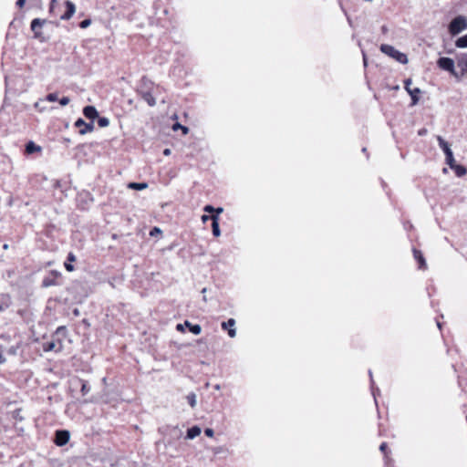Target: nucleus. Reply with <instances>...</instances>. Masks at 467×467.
I'll return each mask as SVG.
<instances>
[{"instance_id":"nucleus-46","label":"nucleus","mask_w":467,"mask_h":467,"mask_svg":"<svg viewBox=\"0 0 467 467\" xmlns=\"http://www.w3.org/2000/svg\"><path fill=\"white\" fill-rule=\"evenodd\" d=\"M163 154L166 155V156L170 155L171 154V150L170 149H165L163 150Z\"/></svg>"},{"instance_id":"nucleus-28","label":"nucleus","mask_w":467,"mask_h":467,"mask_svg":"<svg viewBox=\"0 0 467 467\" xmlns=\"http://www.w3.org/2000/svg\"><path fill=\"white\" fill-rule=\"evenodd\" d=\"M46 100H47V101H49V102L57 101V93H49V94L46 97Z\"/></svg>"},{"instance_id":"nucleus-11","label":"nucleus","mask_w":467,"mask_h":467,"mask_svg":"<svg viewBox=\"0 0 467 467\" xmlns=\"http://www.w3.org/2000/svg\"><path fill=\"white\" fill-rule=\"evenodd\" d=\"M61 348H62L61 342L56 343L55 341L51 340V341L43 343V350L45 352L52 351V350L59 351V350H61Z\"/></svg>"},{"instance_id":"nucleus-24","label":"nucleus","mask_w":467,"mask_h":467,"mask_svg":"<svg viewBox=\"0 0 467 467\" xmlns=\"http://www.w3.org/2000/svg\"><path fill=\"white\" fill-rule=\"evenodd\" d=\"M187 400L192 408H194L196 406L197 400H196V395L194 393H190L187 396Z\"/></svg>"},{"instance_id":"nucleus-23","label":"nucleus","mask_w":467,"mask_h":467,"mask_svg":"<svg viewBox=\"0 0 467 467\" xmlns=\"http://www.w3.org/2000/svg\"><path fill=\"white\" fill-rule=\"evenodd\" d=\"M98 125L100 128L108 127L109 125V119L108 118H106V117H99L98 119Z\"/></svg>"},{"instance_id":"nucleus-58","label":"nucleus","mask_w":467,"mask_h":467,"mask_svg":"<svg viewBox=\"0 0 467 467\" xmlns=\"http://www.w3.org/2000/svg\"><path fill=\"white\" fill-rule=\"evenodd\" d=\"M4 310L3 306L0 305V312Z\"/></svg>"},{"instance_id":"nucleus-39","label":"nucleus","mask_w":467,"mask_h":467,"mask_svg":"<svg viewBox=\"0 0 467 467\" xmlns=\"http://www.w3.org/2000/svg\"><path fill=\"white\" fill-rule=\"evenodd\" d=\"M17 349H18V347H16V348H15V347H12V348H9L8 352H9L10 354H12V355H16V352H17Z\"/></svg>"},{"instance_id":"nucleus-49","label":"nucleus","mask_w":467,"mask_h":467,"mask_svg":"<svg viewBox=\"0 0 467 467\" xmlns=\"http://www.w3.org/2000/svg\"><path fill=\"white\" fill-rule=\"evenodd\" d=\"M73 313H74L75 316H78L79 315V311H78V308L74 309Z\"/></svg>"},{"instance_id":"nucleus-8","label":"nucleus","mask_w":467,"mask_h":467,"mask_svg":"<svg viewBox=\"0 0 467 467\" xmlns=\"http://www.w3.org/2000/svg\"><path fill=\"white\" fill-rule=\"evenodd\" d=\"M66 11L63 15L60 16V19L68 20L70 19L76 12V5L73 2L67 0L65 1Z\"/></svg>"},{"instance_id":"nucleus-25","label":"nucleus","mask_w":467,"mask_h":467,"mask_svg":"<svg viewBox=\"0 0 467 467\" xmlns=\"http://www.w3.org/2000/svg\"><path fill=\"white\" fill-rule=\"evenodd\" d=\"M173 130H182L183 134H187L189 132V129L186 126L180 124L179 122L173 124Z\"/></svg>"},{"instance_id":"nucleus-53","label":"nucleus","mask_w":467,"mask_h":467,"mask_svg":"<svg viewBox=\"0 0 467 467\" xmlns=\"http://www.w3.org/2000/svg\"><path fill=\"white\" fill-rule=\"evenodd\" d=\"M3 247H4V249H7L8 248V244H4Z\"/></svg>"},{"instance_id":"nucleus-18","label":"nucleus","mask_w":467,"mask_h":467,"mask_svg":"<svg viewBox=\"0 0 467 467\" xmlns=\"http://www.w3.org/2000/svg\"><path fill=\"white\" fill-rule=\"evenodd\" d=\"M75 261H76L75 254L73 253H69L68 255H67V262H65V268L68 272H72L74 270V266H73V265L71 263L75 262Z\"/></svg>"},{"instance_id":"nucleus-59","label":"nucleus","mask_w":467,"mask_h":467,"mask_svg":"<svg viewBox=\"0 0 467 467\" xmlns=\"http://www.w3.org/2000/svg\"><path fill=\"white\" fill-rule=\"evenodd\" d=\"M362 151H363V152H366V151H367V148H363V149H362Z\"/></svg>"},{"instance_id":"nucleus-51","label":"nucleus","mask_w":467,"mask_h":467,"mask_svg":"<svg viewBox=\"0 0 467 467\" xmlns=\"http://www.w3.org/2000/svg\"><path fill=\"white\" fill-rule=\"evenodd\" d=\"M39 105H40V102H36V103H35V107H36V109H38V108H39Z\"/></svg>"},{"instance_id":"nucleus-4","label":"nucleus","mask_w":467,"mask_h":467,"mask_svg":"<svg viewBox=\"0 0 467 467\" xmlns=\"http://www.w3.org/2000/svg\"><path fill=\"white\" fill-rule=\"evenodd\" d=\"M412 80L408 78L404 81V88L411 98V105H416L419 101V94L421 90L419 88H410Z\"/></svg>"},{"instance_id":"nucleus-41","label":"nucleus","mask_w":467,"mask_h":467,"mask_svg":"<svg viewBox=\"0 0 467 467\" xmlns=\"http://www.w3.org/2000/svg\"><path fill=\"white\" fill-rule=\"evenodd\" d=\"M208 220H211V215L203 214V215L202 216V221L203 223H206Z\"/></svg>"},{"instance_id":"nucleus-42","label":"nucleus","mask_w":467,"mask_h":467,"mask_svg":"<svg viewBox=\"0 0 467 467\" xmlns=\"http://www.w3.org/2000/svg\"><path fill=\"white\" fill-rule=\"evenodd\" d=\"M214 212L216 213L215 215H217L219 217V214L223 212V209L222 207H218V208H215Z\"/></svg>"},{"instance_id":"nucleus-1","label":"nucleus","mask_w":467,"mask_h":467,"mask_svg":"<svg viewBox=\"0 0 467 467\" xmlns=\"http://www.w3.org/2000/svg\"><path fill=\"white\" fill-rule=\"evenodd\" d=\"M380 51L395 59L397 62L400 64H407L408 63V57L406 54L399 51L396 49L393 46L388 45V44H382L379 47Z\"/></svg>"},{"instance_id":"nucleus-31","label":"nucleus","mask_w":467,"mask_h":467,"mask_svg":"<svg viewBox=\"0 0 467 467\" xmlns=\"http://www.w3.org/2000/svg\"><path fill=\"white\" fill-rule=\"evenodd\" d=\"M41 150V147L31 141V154Z\"/></svg>"},{"instance_id":"nucleus-16","label":"nucleus","mask_w":467,"mask_h":467,"mask_svg":"<svg viewBox=\"0 0 467 467\" xmlns=\"http://www.w3.org/2000/svg\"><path fill=\"white\" fill-rule=\"evenodd\" d=\"M201 434V428L198 426H192L188 429L186 438L189 440H192Z\"/></svg>"},{"instance_id":"nucleus-26","label":"nucleus","mask_w":467,"mask_h":467,"mask_svg":"<svg viewBox=\"0 0 467 467\" xmlns=\"http://www.w3.org/2000/svg\"><path fill=\"white\" fill-rule=\"evenodd\" d=\"M458 65L462 67V71L467 72V57L459 59Z\"/></svg>"},{"instance_id":"nucleus-3","label":"nucleus","mask_w":467,"mask_h":467,"mask_svg":"<svg viewBox=\"0 0 467 467\" xmlns=\"http://www.w3.org/2000/svg\"><path fill=\"white\" fill-rule=\"evenodd\" d=\"M437 140H438L440 148L443 150V152L445 154L446 163L448 165L453 164L455 160H454L453 153H452L451 149L450 148L449 143L446 140H444L443 138L441 136H438Z\"/></svg>"},{"instance_id":"nucleus-57","label":"nucleus","mask_w":467,"mask_h":467,"mask_svg":"<svg viewBox=\"0 0 467 467\" xmlns=\"http://www.w3.org/2000/svg\"><path fill=\"white\" fill-rule=\"evenodd\" d=\"M5 84H6V86H8V79H7V78H5Z\"/></svg>"},{"instance_id":"nucleus-56","label":"nucleus","mask_w":467,"mask_h":467,"mask_svg":"<svg viewBox=\"0 0 467 467\" xmlns=\"http://www.w3.org/2000/svg\"><path fill=\"white\" fill-rule=\"evenodd\" d=\"M215 389H220V385H216Z\"/></svg>"},{"instance_id":"nucleus-33","label":"nucleus","mask_w":467,"mask_h":467,"mask_svg":"<svg viewBox=\"0 0 467 467\" xmlns=\"http://www.w3.org/2000/svg\"><path fill=\"white\" fill-rule=\"evenodd\" d=\"M203 211L206 213H212L215 211V208L213 206L208 204V205L204 206Z\"/></svg>"},{"instance_id":"nucleus-44","label":"nucleus","mask_w":467,"mask_h":467,"mask_svg":"<svg viewBox=\"0 0 467 467\" xmlns=\"http://www.w3.org/2000/svg\"><path fill=\"white\" fill-rule=\"evenodd\" d=\"M55 4H56V0H52V1H51V4H50V11H53V10H54Z\"/></svg>"},{"instance_id":"nucleus-6","label":"nucleus","mask_w":467,"mask_h":467,"mask_svg":"<svg viewBox=\"0 0 467 467\" xmlns=\"http://www.w3.org/2000/svg\"><path fill=\"white\" fill-rule=\"evenodd\" d=\"M439 67L454 74V61L451 57H440L437 61Z\"/></svg>"},{"instance_id":"nucleus-27","label":"nucleus","mask_w":467,"mask_h":467,"mask_svg":"<svg viewBox=\"0 0 467 467\" xmlns=\"http://www.w3.org/2000/svg\"><path fill=\"white\" fill-rule=\"evenodd\" d=\"M235 325L234 318H229L226 322L222 323L223 329H226L228 327H233Z\"/></svg>"},{"instance_id":"nucleus-29","label":"nucleus","mask_w":467,"mask_h":467,"mask_svg":"<svg viewBox=\"0 0 467 467\" xmlns=\"http://www.w3.org/2000/svg\"><path fill=\"white\" fill-rule=\"evenodd\" d=\"M90 24H91L90 19H85L79 23V27L84 29V28L88 27L90 26Z\"/></svg>"},{"instance_id":"nucleus-47","label":"nucleus","mask_w":467,"mask_h":467,"mask_svg":"<svg viewBox=\"0 0 467 467\" xmlns=\"http://www.w3.org/2000/svg\"><path fill=\"white\" fill-rule=\"evenodd\" d=\"M66 330V327H59L57 329V333H60L61 331H64Z\"/></svg>"},{"instance_id":"nucleus-15","label":"nucleus","mask_w":467,"mask_h":467,"mask_svg":"<svg viewBox=\"0 0 467 467\" xmlns=\"http://www.w3.org/2000/svg\"><path fill=\"white\" fill-rule=\"evenodd\" d=\"M413 254H414V258L418 261V263L420 265L419 267L420 269H425L426 268V261H425L421 252L419 251V250L414 249L413 250Z\"/></svg>"},{"instance_id":"nucleus-32","label":"nucleus","mask_w":467,"mask_h":467,"mask_svg":"<svg viewBox=\"0 0 467 467\" xmlns=\"http://www.w3.org/2000/svg\"><path fill=\"white\" fill-rule=\"evenodd\" d=\"M70 99L68 97H63L59 99V104L61 106H67L69 103Z\"/></svg>"},{"instance_id":"nucleus-13","label":"nucleus","mask_w":467,"mask_h":467,"mask_svg":"<svg viewBox=\"0 0 467 467\" xmlns=\"http://www.w3.org/2000/svg\"><path fill=\"white\" fill-rule=\"evenodd\" d=\"M74 384L80 387V391L83 396L87 395L90 391V387L88 382L83 379H78L74 381Z\"/></svg>"},{"instance_id":"nucleus-34","label":"nucleus","mask_w":467,"mask_h":467,"mask_svg":"<svg viewBox=\"0 0 467 467\" xmlns=\"http://www.w3.org/2000/svg\"><path fill=\"white\" fill-rule=\"evenodd\" d=\"M157 234H161V230L159 227H154V228L151 229V231L150 233V236H154Z\"/></svg>"},{"instance_id":"nucleus-30","label":"nucleus","mask_w":467,"mask_h":467,"mask_svg":"<svg viewBox=\"0 0 467 467\" xmlns=\"http://www.w3.org/2000/svg\"><path fill=\"white\" fill-rule=\"evenodd\" d=\"M368 374L370 376L371 384H372V386H371V388H372V394L374 396V399L376 400V394L379 391V389H375L374 387H373L374 382H373V379H372V372H371V370H368Z\"/></svg>"},{"instance_id":"nucleus-37","label":"nucleus","mask_w":467,"mask_h":467,"mask_svg":"<svg viewBox=\"0 0 467 467\" xmlns=\"http://www.w3.org/2000/svg\"><path fill=\"white\" fill-rule=\"evenodd\" d=\"M5 362V358L3 355V348L0 346V364H3Z\"/></svg>"},{"instance_id":"nucleus-40","label":"nucleus","mask_w":467,"mask_h":467,"mask_svg":"<svg viewBox=\"0 0 467 467\" xmlns=\"http://www.w3.org/2000/svg\"><path fill=\"white\" fill-rule=\"evenodd\" d=\"M29 150H30V147H29V141H28V142H26V143L25 144V153H26V155H29Z\"/></svg>"},{"instance_id":"nucleus-50","label":"nucleus","mask_w":467,"mask_h":467,"mask_svg":"<svg viewBox=\"0 0 467 467\" xmlns=\"http://www.w3.org/2000/svg\"><path fill=\"white\" fill-rule=\"evenodd\" d=\"M437 327L441 329V323L437 321Z\"/></svg>"},{"instance_id":"nucleus-54","label":"nucleus","mask_w":467,"mask_h":467,"mask_svg":"<svg viewBox=\"0 0 467 467\" xmlns=\"http://www.w3.org/2000/svg\"><path fill=\"white\" fill-rule=\"evenodd\" d=\"M16 417H20L19 411H16Z\"/></svg>"},{"instance_id":"nucleus-22","label":"nucleus","mask_w":467,"mask_h":467,"mask_svg":"<svg viewBox=\"0 0 467 467\" xmlns=\"http://www.w3.org/2000/svg\"><path fill=\"white\" fill-rule=\"evenodd\" d=\"M54 285H56L54 277L47 276L42 281V286H44V287H49Z\"/></svg>"},{"instance_id":"nucleus-17","label":"nucleus","mask_w":467,"mask_h":467,"mask_svg":"<svg viewBox=\"0 0 467 467\" xmlns=\"http://www.w3.org/2000/svg\"><path fill=\"white\" fill-rule=\"evenodd\" d=\"M184 325H185L187 327H189V330H190L192 334H194V335H199V334L202 332V327H201V326H200V325H198V324H194V325H193V324H192L191 322H189V321H187V320H186V321L184 322Z\"/></svg>"},{"instance_id":"nucleus-7","label":"nucleus","mask_w":467,"mask_h":467,"mask_svg":"<svg viewBox=\"0 0 467 467\" xmlns=\"http://www.w3.org/2000/svg\"><path fill=\"white\" fill-rule=\"evenodd\" d=\"M75 126L78 128H81L79 130V134H81V135H85V134L92 132L94 130L93 121L87 123L81 118H79L76 120Z\"/></svg>"},{"instance_id":"nucleus-38","label":"nucleus","mask_w":467,"mask_h":467,"mask_svg":"<svg viewBox=\"0 0 467 467\" xmlns=\"http://www.w3.org/2000/svg\"><path fill=\"white\" fill-rule=\"evenodd\" d=\"M379 450L380 451L386 453V450H387V443L386 442H382L379 446Z\"/></svg>"},{"instance_id":"nucleus-52","label":"nucleus","mask_w":467,"mask_h":467,"mask_svg":"<svg viewBox=\"0 0 467 467\" xmlns=\"http://www.w3.org/2000/svg\"><path fill=\"white\" fill-rule=\"evenodd\" d=\"M206 290H207L206 288H203V289L202 290V294H206Z\"/></svg>"},{"instance_id":"nucleus-5","label":"nucleus","mask_w":467,"mask_h":467,"mask_svg":"<svg viewBox=\"0 0 467 467\" xmlns=\"http://www.w3.org/2000/svg\"><path fill=\"white\" fill-rule=\"evenodd\" d=\"M70 438V433L67 430H59L56 431L54 442L57 446L66 445Z\"/></svg>"},{"instance_id":"nucleus-48","label":"nucleus","mask_w":467,"mask_h":467,"mask_svg":"<svg viewBox=\"0 0 467 467\" xmlns=\"http://www.w3.org/2000/svg\"><path fill=\"white\" fill-rule=\"evenodd\" d=\"M426 133V130H420L419 131V135H424Z\"/></svg>"},{"instance_id":"nucleus-20","label":"nucleus","mask_w":467,"mask_h":467,"mask_svg":"<svg viewBox=\"0 0 467 467\" xmlns=\"http://www.w3.org/2000/svg\"><path fill=\"white\" fill-rule=\"evenodd\" d=\"M128 187L130 189L140 191L146 189L148 187V184L145 182H130L129 183Z\"/></svg>"},{"instance_id":"nucleus-35","label":"nucleus","mask_w":467,"mask_h":467,"mask_svg":"<svg viewBox=\"0 0 467 467\" xmlns=\"http://www.w3.org/2000/svg\"><path fill=\"white\" fill-rule=\"evenodd\" d=\"M204 433L208 437H213V434H214V431H213V429L207 428V429L204 430Z\"/></svg>"},{"instance_id":"nucleus-14","label":"nucleus","mask_w":467,"mask_h":467,"mask_svg":"<svg viewBox=\"0 0 467 467\" xmlns=\"http://www.w3.org/2000/svg\"><path fill=\"white\" fill-rule=\"evenodd\" d=\"M449 166L451 170L454 171L455 174L458 177H462L463 175H465L467 173V169L462 165L456 164L455 161L453 162V164L449 165Z\"/></svg>"},{"instance_id":"nucleus-9","label":"nucleus","mask_w":467,"mask_h":467,"mask_svg":"<svg viewBox=\"0 0 467 467\" xmlns=\"http://www.w3.org/2000/svg\"><path fill=\"white\" fill-rule=\"evenodd\" d=\"M83 114L87 119H91V121L99 117V112L94 106H86L83 109Z\"/></svg>"},{"instance_id":"nucleus-55","label":"nucleus","mask_w":467,"mask_h":467,"mask_svg":"<svg viewBox=\"0 0 467 467\" xmlns=\"http://www.w3.org/2000/svg\"><path fill=\"white\" fill-rule=\"evenodd\" d=\"M16 417H20L19 411H16Z\"/></svg>"},{"instance_id":"nucleus-12","label":"nucleus","mask_w":467,"mask_h":467,"mask_svg":"<svg viewBox=\"0 0 467 467\" xmlns=\"http://www.w3.org/2000/svg\"><path fill=\"white\" fill-rule=\"evenodd\" d=\"M212 231L213 234L216 237L220 236L221 231L219 226V217L217 215H211Z\"/></svg>"},{"instance_id":"nucleus-2","label":"nucleus","mask_w":467,"mask_h":467,"mask_svg":"<svg viewBox=\"0 0 467 467\" xmlns=\"http://www.w3.org/2000/svg\"><path fill=\"white\" fill-rule=\"evenodd\" d=\"M467 28V19L462 16H458L453 18L449 25V32L452 36L460 34Z\"/></svg>"},{"instance_id":"nucleus-36","label":"nucleus","mask_w":467,"mask_h":467,"mask_svg":"<svg viewBox=\"0 0 467 467\" xmlns=\"http://www.w3.org/2000/svg\"><path fill=\"white\" fill-rule=\"evenodd\" d=\"M228 335L230 337H234L236 336V330L235 328H233L231 327L229 330H228Z\"/></svg>"},{"instance_id":"nucleus-10","label":"nucleus","mask_w":467,"mask_h":467,"mask_svg":"<svg viewBox=\"0 0 467 467\" xmlns=\"http://www.w3.org/2000/svg\"><path fill=\"white\" fill-rule=\"evenodd\" d=\"M139 94L149 106L153 107L156 105V100L150 91L140 89L139 90Z\"/></svg>"},{"instance_id":"nucleus-45","label":"nucleus","mask_w":467,"mask_h":467,"mask_svg":"<svg viewBox=\"0 0 467 467\" xmlns=\"http://www.w3.org/2000/svg\"><path fill=\"white\" fill-rule=\"evenodd\" d=\"M177 330L179 331H183V325L182 324H178L177 327H176Z\"/></svg>"},{"instance_id":"nucleus-21","label":"nucleus","mask_w":467,"mask_h":467,"mask_svg":"<svg viewBox=\"0 0 467 467\" xmlns=\"http://www.w3.org/2000/svg\"><path fill=\"white\" fill-rule=\"evenodd\" d=\"M455 46L459 48H466L467 47V34L465 36L459 37L455 42Z\"/></svg>"},{"instance_id":"nucleus-19","label":"nucleus","mask_w":467,"mask_h":467,"mask_svg":"<svg viewBox=\"0 0 467 467\" xmlns=\"http://www.w3.org/2000/svg\"><path fill=\"white\" fill-rule=\"evenodd\" d=\"M46 23L45 20L41 21L38 18L34 19L31 21V31L35 32L36 36H39V34L37 32V27L41 26L42 24Z\"/></svg>"},{"instance_id":"nucleus-43","label":"nucleus","mask_w":467,"mask_h":467,"mask_svg":"<svg viewBox=\"0 0 467 467\" xmlns=\"http://www.w3.org/2000/svg\"><path fill=\"white\" fill-rule=\"evenodd\" d=\"M25 3L26 0H17L16 5L21 7L25 5Z\"/></svg>"}]
</instances>
